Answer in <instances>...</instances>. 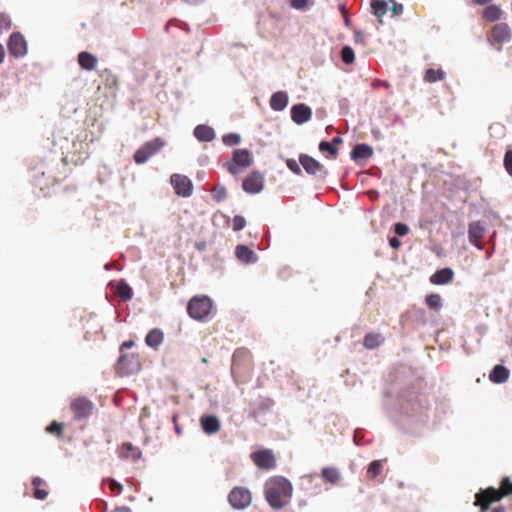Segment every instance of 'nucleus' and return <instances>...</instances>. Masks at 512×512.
Returning <instances> with one entry per match:
<instances>
[{
  "mask_svg": "<svg viewBox=\"0 0 512 512\" xmlns=\"http://www.w3.org/2000/svg\"><path fill=\"white\" fill-rule=\"evenodd\" d=\"M299 162L305 171L310 175H327V171L325 170L324 165L307 154H300Z\"/></svg>",
  "mask_w": 512,
  "mask_h": 512,
  "instance_id": "obj_15",
  "label": "nucleus"
},
{
  "mask_svg": "<svg viewBox=\"0 0 512 512\" xmlns=\"http://www.w3.org/2000/svg\"><path fill=\"white\" fill-rule=\"evenodd\" d=\"M11 17L6 13H0V35L11 29Z\"/></svg>",
  "mask_w": 512,
  "mask_h": 512,
  "instance_id": "obj_39",
  "label": "nucleus"
},
{
  "mask_svg": "<svg viewBox=\"0 0 512 512\" xmlns=\"http://www.w3.org/2000/svg\"><path fill=\"white\" fill-rule=\"evenodd\" d=\"M288 105V95L286 92L278 91L270 98V106L275 111H282Z\"/></svg>",
  "mask_w": 512,
  "mask_h": 512,
  "instance_id": "obj_25",
  "label": "nucleus"
},
{
  "mask_svg": "<svg viewBox=\"0 0 512 512\" xmlns=\"http://www.w3.org/2000/svg\"><path fill=\"white\" fill-rule=\"evenodd\" d=\"M253 463L264 470H271L276 467V457L272 450L261 449L251 454Z\"/></svg>",
  "mask_w": 512,
  "mask_h": 512,
  "instance_id": "obj_9",
  "label": "nucleus"
},
{
  "mask_svg": "<svg viewBox=\"0 0 512 512\" xmlns=\"http://www.w3.org/2000/svg\"><path fill=\"white\" fill-rule=\"evenodd\" d=\"M170 180L178 196L189 197L192 194V182L187 176L173 174Z\"/></svg>",
  "mask_w": 512,
  "mask_h": 512,
  "instance_id": "obj_14",
  "label": "nucleus"
},
{
  "mask_svg": "<svg viewBox=\"0 0 512 512\" xmlns=\"http://www.w3.org/2000/svg\"><path fill=\"white\" fill-rule=\"evenodd\" d=\"M212 307V300L209 297L195 296L189 301L187 311L191 318L203 320L209 316Z\"/></svg>",
  "mask_w": 512,
  "mask_h": 512,
  "instance_id": "obj_6",
  "label": "nucleus"
},
{
  "mask_svg": "<svg viewBox=\"0 0 512 512\" xmlns=\"http://www.w3.org/2000/svg\"><path fill=\"white\" fill-rule=\"evenodd\" d=\"M389 84L387 82H383V87H388Z\"/></svg>",
  "mask_w": 512,
  "mask_h": 512,
  "instance_id": "obj_58",
  "label": "nucleus"
},
{
  "mask_svg": "<svg viewBox=\"0 0 512 512\" xmlns=\"http://www.w3.org/2000/svg\"><path fill=\"white\" fill-rule=\"evenodd\" d=\"M511 494L512 482L509 477H504L499 489L489 487L476 493L474 505L479 507L481 512H486L492 503L500 501L503 497Z\"/></svg>",
  "mask_w": 512,
  "mask_h": 512,
  "instance_id": "obj_3",
  "label": "nucleus"
},
{
  "mask_svg": "<svg viewBox=\"0 0 512 512\" xmlns=\"http://www.w3.org/2000/svg\"><path fill=\"white\" fill-rule=\"evenodd\" d=\"M383 470V461L382 460H374L372 461L367 469V477L369 479H375L382 473Z\"/></svg>",
  "mask_w": 512,
  "mask_h": 512,
  "instance_id": "obj_34",
  "label": "nucleus"
},
{
  "mask_svg": "<svg viewBox=\"0 0 512 512\" xmlns=\"http://www.w3.org/2000/svg\"><path fill=\"white\" fill-rule=\"evenodd\" d=\"M504 166L508 174L512 176V150L505 153Z\"/></svg>",
  "mask_w": 512,
  "mask_h": 512,
  "instance_id": "obj_44",
  "label": "nucleus"
},
{
  "mask_svg": "<svg viewBox=\"0 0 512 512\" xmlns=\"http://www.w3.org/2000/svg\"><path fill=\"white\" fill-rule=\"evenodd\" d=\"M510 371L503 365H496L489 374V380L496 384H502L508 381Z\"/></svg>",
  "mask_w": 512,
  "mask_h": 512,
  "instance_id": "obj_20",
  "label": "nucleus"
},
{
  "mask_svg": "<svg viewBox=\"0 0 512 512\" xmlns=\"http://www.w3.org/2000/svg\"><path fill=\"white\" fill-rule=\"evenodd\" d=\"M47 432L51 434H56L58 437L62 436L63 433V425L56 421H53L47 428Z\"/></svg>",
  "mask_w": 512,
  "mask_h": 512,
  "instance_id": "obj_42",
  "label": "nucleus"
},
{
  "mask_svg": "<svg viewBox=\"0 0 512 512\" xmlns=\"http://www.w3.org/2000/svg\"><path fill=\"white\" fill-rule=\"evenodd\" d=\"M119 455L121 458L137 461L141 458L142 453L138 447L133 446L129 442H125L120 447Z\"/></svg>",
  "mask_w": 512,
  "mask_h": 512,
  "instance_id": "obj_21",
  "label": "nucleus"
},
{
  "mask_svg": "<svg viewBox=\"0 0 512 512\" xmlns=\"http://www.w3.org/2000/svg\"><path fill=\"white\" fill-rule=\"evenodd\" d=\"M444 78V72L441 69H428L425 72L424 80L429 83L440 81Z\"/></svg>",
  "mask_w": 512,
  "mask_h": 512,
  "instance_id": "obj_37",
  "label": "nucleus"
},
{
  "mask_svg": "<svg viewBox=\"0 0 512 512\" xmlns=\"http://www.w3.org/2000/svg\"><path fill=\"white\" fill-rule=\"evenodd\" d=\"M43 484L44 481L40 477H34L32 480V485L34 487L33 496L38 500H45L48 496V491L41 488Z\"/></svg>",
  "mask_w": 512,
  "mask_h": 512,
  "instance_id": "obj_33",
  "label": "nucleus"
},
{
  "mask_svg": "<svg viewBox=\"0 0 512 512\" xmlns=\"http://www.w3.org/2000/svg\"><path fill=\"white\" fill-rule=\"evenodd\" d=\"M373 156V148L368 144H357L351 151L354 161L369 159Z\"/></svg>",
  "mask_w": 512,
  "mask_h": 512,
  "instance_id": "obj_22",
  "label": "nucleus"
},
{
  "mask_svg": "<svg viewBox=\"0 0 512 512\" xmlns=\"http://www.w3.org/2000/svg\"><path fill=\"white\" fill-rule=\"evenodd\" d=\"M394 231L399 236H405L409 232V227L404 223H396L394 226Z\"/></svg>",
  "mask_w": 512,
  "mask_h": 512,
  "instance_id": "obj_46",
  "label": "nucleus"
},
{
  "mask_svg": "<svg viewBox=\"0 0 512 512\" xmlns=\"http://www.w3.org/2000/svg\"><path fill=\"white\" fill-rule=\"evenodd\" d=\"M235 255L244 263H252L256 261L254 251L245 245H238L235 249Z\"/></svg>",
  "mask_w": 512,
  "mask_h": 512,
  "instance_id": "obj_27",
  "label": "nucleus"
},
{
  "mask_svg": "<svg viewBox=\"0 0 512 512\" xmlns=\"http://www.w3.org/2000/svg\"><path fill=\"white\" fill-rule=\"evenodd\" d=\"M202 362H203V363H206V362H207L206 358H203V359H202Z\"/></svg>",
  "mask_w": 512,
  "mask_h": 512,
  "instance_id": "obj_59",
  "label": "nucleus"
},
{
  "mask_svg": "<svg viewBox=\"0 0 512 512\" xmlns=\"http://www.w3.org/2000/svg\"><path fill=\"white\" fill-rule=\"evenodd\" d=\"M319 150L321 152H328L333 158H336L338 149L333 144L327 141H322L319 144Z\"/></svg>",
  "mask_w": 512,
  "mask_h": 512,
  "instance_id": "obj_41",
  "label": "nucleus"
},
{
  "mask_svg": "<svg viewBox=\"0 0 512 512\" xmlns=\"http://www.w3.org/2000/svg\"><path fill=\"white\" fill-rule=\"evenodd\" d=\"M426 305L435 311H439L442 307V299L439 294L432 293L425 297Z\"/></svg>",
  "mask_w": 512,
  "mask_h": 512,
  "instance_id": "obj_36",
  "label": "nucleus"
},
{
  "mask_svg": "<svg viewBox=\"0 0 512 512\" xmlns=\"http://www.w3.org/2000/svg\"><path fill=\"white\" fill-rule=\"evenodd\" d=\"M454 272L451 268H443L436 271L430 277V282L434 285H444L453 280Z\"/></svg>",
  "mask_w": 512,
  "mask_h": 512,
  "instance_id": "obj_19",
  "label": "nucleus"
},
{
  "mask_svg": "<svg viewBox=\"0 0 512 512\" xmlns=\"http://www.w3.org/2000/svg\"><path fill=\"white\" fill-rule=\"evenodd\" d=\"M372 13L377 17L379 23H382V17L388 10V4L384 0H372L371 1Z\"/></svg>",
  "mask_w": 512,
  "mask_h": 512,
  "instance_id": "obj_28",
  "label": "nucleus"
},
{
  "mask_svg": "<svg viewBox=\"0 0 512 512\" xmlns=\"http://www.w3.org/2000/svg\"><path fill=\"white\" fill-rule=\"evenodd\" d=\"M134 346V341L133 340H128V341H125L122 343L121 347H120V350L123 351V349L125 348H131Z\"/></svg>",
  "mask_w": 512,
  "mask_h": 512,
  "instance_id": "obj_51",
  "label": "nucleus"
},
{
  "mask_svg": "<svg viewBox=\"0 0 512 512\" xmlns=\"http://www.w3.org/2000/svg\"><path fill=\"white\" fill-rule=\"evenodd\" d=\"M115 293L124 301L131 300L133 296L131 287L124 280L117 282Z\"/></svg>",
  "mask_w": 512,
  "mask_h": 512,
  "instance_id": "obj_29",
  "label": "nucleus"
},
{
  "mask_svg": "<svg viewBox=\"0 0 512 512\" xmlns=\"http://www.w3.org/2000/svg\"><path fill=\"white\" fill-rule=\"evenodd\" d=\"M389 244L392 248L398 249L401 246V241L397 237H392L389 240Z\"/></svg>",
  "mask_w": 512,
  "mask_h": 512,
  "instance_id": "obj_50",
  "label": "nucleus"
},
{
  "mask_svg": "<svg viewBox=\"0 0 512 512\" xmlns=\"http://www.w3.org/2000/svg\"><path fill=\"white\" fill-rule=\"evenodd\" d=\"M330 143H331V144H333V145L336 147V145H338V144L342 143V138H340V137H334V138L332 139V142H330Z\"/></svg>",
  "mask_w": 512,
  "mask_h": 512,
  "instance_id": "obj_54",
  "label": "nucleus"
},
{
  "mask_svg": "<svg viewBox=\"0 0 512 512\" xmlns=\"http://www.w3.org/2000/svg\"><path fill=\"white\" fill-rule=\"evenodd\" d=\"M485 228L479 221L471 222L468 226L469 242L479 249H482L481 240L484 237Z\"/></svg>",
  "mask_w": 512,
  "mask_h": 512,
  "instance_id": "obj_17",
  "label": "nucleus"
},
{
  "mask_svg": "<svg viewBox=\"0 0 512 512\" xmlns=\"http://www.w3.org/2000/svg\"><path fill=\"white\" fill-rule=\"evenodd\" d=\"M228 501L233 508L242 510L251 504L252 494L248 488L237 486L230 491Z\"/></svg>",
  "mask_w": 512,
  "mask_h": 512,
  "instance_id": "obj_8",
  "label": "nucleus"
},
{
  "mask_svg": "<svg viewBox=\"0 0 512 512\" xmlns=\"http://www.w3.org/2000/svg\"><path fill=\"white\" fill-rule=\"evenodd\" d=\"M8 51L11 56L16 58L24 57L27 54V41L20 32H14L10 35L8 40Z\"/></svg>",
  "mask_w": 512,
  "mask_h": 512,
  "instance_id": "obj_11",
  "label": "nucleus"
},
{
  "mask_svg": "<svg viewBox=\"0 0 512 512\" xmlns=\"http://www.w3.org/2000/svg\"><path fill=\"white\" fill-rule=\"evenodd\" d=\"M5 57V50L2 44H0V64L3 62Z\"/></svg>",
  "mask_w": 512,
  "mask_h": 512,
  "instance_id": "obj_53",
  "label": "nucleus"
},
{
  "mask_svg": "<svg viewBox=\"0 0 512 512\" xmlns=\"http://www.w3.org/2000/svg\"><path fill=\"white\" fill-rule=\"evenodd\" d=\"M112 512H132L127 506L116 507Z\"/></svg>",
  "mask_w": 512,
  "mask_h": 512,
  "instance_id": "obj_52",
  "label": "nucleus"
},
{
  "mask_svg": "<svg viewBox=\"0 0 512 512\" xmlns=\"http://www.w3.org/2000/svg\"><path fill=\"white\" fill-rule=\"evenodd\" d=\"M341 59L346 64H352L355 60V54L350 46H344L341 50Z\"/></svg>",
  "mask_w": 512,
  "mask_h": 512,
  "instance_id": "obj_38",
  "label": "nucleus"
},
{
  "mask_svg": "<svg viewBox=\"0 0 512 512\" xmlns=\"http://www.w3.org/2000/svg\"><path fill=\"white\" fill-rule=\"evenodd\" d=\"M98 63L97 58L89 52H80L78 54V64L80 67L87 71H92L96 68Z\"/></svg>",
  "mask_w": 512,
  "mask_h": 512,
  "instance_id": "obj_23",
  "label": "nucleus"
},
{
  "mask_svg": "<svg viewBox=\"0 0 512 512\" xmlns=\"http://www.w3.org/2000/svg\"><path fill=\"white\" fill-rule=\"evenodd\" d=\"M286 164H287V167H288V168H289L293 173H295V174H297V175H300V174L302 173V170L300 169V167H299L298 163H297L295 160H293V159H289V160H287Z\"/></svg>",
  "mask_w": 512,
  "mask_h": 512,
  "instance_id": "obj_47",
  "label": "nucleus"
},
{
  "mask_svg": "<svg viewBox=\"0 0 512 512\" xmlns=\"http://www.w3.org/2000/svg\"><path fill=\"white\" fill-rule=\"evenodd\" d=\"M246 226V220L243 216L236 215L233 218V230L238 232Z\"/></svg>",
  "mask_w": 512,
  "mask_h": 512,
  "instance_id": "obj_43",
  "label": "nucleus"
},
{
  "mask_svg": "<svg viewBox=\"0 0 512 512\" xmlns=\"http://www.w3.org/2000/svg\"><path fill=\"white\" fill-rule=\"evenodd\" d=\"M492 0H473V2L475 4H478V5H484V4H487L489 2H491Z\"/></svg>",
  "mask_w": 512,
  "mask_h": 512,
  "instance_id": "obj_55",
  "label": "nucleus"
},
{
  "mask_svg": "<svg viewBox=\"0 0 512 512\" xmlns=\"http://www.w3.org/2000/svg\"><path fill=\"white\" fill-rule=\"evenodd\" d=\"M492 512H505V509L503 506L496 507L492 510Z\"/></svg>",
  "mask_w": 512,
  "mask_h": 512,
  "instance_id": "obj_56",
  "label": "nucleus"
},
{
  "mask_svg": "<svg viewBox=\"0 0 512 512\" xmlns=\"http://www.w3.org/2000/svg\"><path fill=\"white\" fill-rule=\"evenodd\" d=\"M321 474L325 481L332 484H336L340 480V474L335 468L325 467L322 469Z\"/></svg>",
  "mask_w": 512,
  "mask_h": 512,
  "instance_id": "obj_35",
  "label": "nucleus"
},
{
  "mask_svg": "<svg viewBox=\"0 0 512 512\" xmlns=\"http://www.w3.org/2000/svg\"><path fill=\"white\" fill-rule=\"evenodd\" d=\"M512 38V31L508 24L498 23L495 24L487 33V41L497 51H501L505 43H508Z\"/></svg>",
  "mask_w": 512,
  "mask_h": 512,
  "instance_id": "obj_5",
  "label": "nucleus"
},
{
  "mask_svg": "<svg viewBox=\"0 0 512 512\" xmlns=\"http://www.w3.org/2000/svg\"><path fill=\"white\" fill-rule=\"evenodd\" d=\"M222 192H223V196H222V197H218V198H217V200H218V201H220L221 199H223V198H224V196H225V190H224V189H223V191H222Z\"/></svg>",
  "mask_w": 512,
  "mask_h": 512,
  "instance_id": "obj_57",
  "label": "nucleus"
},
{
  "mask_svg": "<svg viewBox=\"0 0 512 512\" xmlns=\"http://www.w3.org/2000/svg\"><path fill=\"white\" fill-rule=\"evenodd\" d=\"M222 141L227 146H235L240 143L241 137L237 133H229L222 137Z\"/></svg>",
  "mask_w": 512,
  "mask_h": 512,
  "instance_id": "obj_40",
  "label": "nucleus"
},
{
  "mask_svg": "<svg viewBox=\"0 0 512 512\" xmlns=\"http://www.w3.org/2000/svg\"><path fill=\"white\" fill-rule=\"evenodd\" d=\"M118 372L122 376L131 375L140 369V362L135 354H122L117 362Z\"/></svg>",
  "mask_w": 512,
  "mask_h": 512,
  "instance_id": "obj_12",
  "label": "nucleus"
},
{
  "mask_svg": "<svg viewBox=\"0 0 512 512\" xmlns=\"http://www.w3.org/2000/svg\"><path fill=\"white\" fill-rule=\"evenodd\" d=\"M164 146V142L160 138H155L151 141L144 143L134 153V161L137 164H143L148 161L153 155L159 152Z\"/></svg>",
  "mask_w": 512,
  "mask_h": 512,
  "instance_id": "obj_7",
  "label": "nucleus"
},
{
  "mask_svg": "<svg viewBox=\"0 0 512 512\" xmlns=\"http://www.w3.org/2000/svg\"><path fill=\"white\" fill-rule=\"evenodd\" d=\"M163 340L164 333L158 328L150 330L145 337V343L153 349H158V347L163 343Z\"/></svg>",
  "mask_w": 512,
  "mask_h": 512,
  "instance_id": "obj_24",
  "label": "nucleus"
},
{
  "mask_svg": "<svg viewBox=\"0 0 512 512\" xmlns=\"http://www.w3.org/2000/svg\"><path fill=\"white\" fill-rule=\"evenodd\" d=\"M291 6L296 9H304L307 7L309 0H290Z\"/></svg>",
  "mask_w": 512,
  "mask_h": 512,
  "instance_id": "obj_49",
  "label": "nucleus"
},
{
  "mask_svg": "<svg viewBox=\"0 0 512 512\" xmlns=\"http://www.w3.org/2000/svg\"><path fill=\"white\" fill-rule=\"evenodd\" d=\"M312 117V110L306 104H296L291 108V118L298 124L302 125L308 122Z\"/></svg>",
  "mask_w": 512,
  "mask_h": 512,
  "instance_id": "obj_16",
  "label": "nucleus"
},
{
  "mask_svg": "<svg viewBox=\"0 0 512 512\" xmlns=\"http://www.w3.org/2000/svg\"><path fill=\"white\" fill-rule=\"evenodd\" d=\"M194 136L201 142H211L215 138V132L208 125H198L194 129Z\"/></svg>",
  "mask_w": 512,
  "mask_h": 512,
  "instance_id": "obj_26",
  "label": "nucleus"
},
{
  "mask_svg": "<svg viewBox=\"0 0 512 512\" xmlns=\"http://www.w3.org/2000/svg\"><path fill=\"white\" fill-rule=\"evenodd\" d=\"M292 493L293 486L285 477L273 476L265 482V499L273 509L278 510L287 506L291 501Z\"/></svg>",
  "mask_w": 512,
  "mask_h": 512,
  "instance_id": "obj_1",
  "label": "nucleus"
},
{
  "mask_svg": "<svg viewBox=\"0 0 512 512\" xmlns=\"http://www.w3.org/2000/svg\"><path fill=\"white\" fill-rule=\"evenodd\" d=\"M243 190L249 194H256L264 188V177L258 171H253L243 180Z\"/></svg>",
  "mask_w": 512,
  "mask_h": 512,
  "instance_id": "obj_13",
  "label": "nucleus"
},
{
  "mask_svg": "<svg viewBox=\"0 0 512 512\" xmlns=\"http://www.w3.org/2000/svg\"><path fill=\"white\" fill-rule=\"evenodd\" d=\"M389 3H391V12L393 16H399L403 13V5L400 3H397L395 0H389Z\"/></svg>",
  "mask_w": 512,
  "mask_h": 512,
  "instance_id": "obj_45",
  "label": "nucleus"
},
{
  "mask_svg": "<svg viewBox=\"0 0 512 512\" xmlns=\"http://www.w3.org/2000/svg\"><path fill=\"white\" fill-rule=\"evenodd\" d=\"M200 424L203 431L208 435L216 434L220 431L221 423L215 415H203L200 418Z\"/></svg>",
  "mask_w": 512,
  "mask_h": 512,
  "instance_id": "obj_18",
  "label": "nucleus"
},
{
  "mask_svg": "<svg viewBox=\"0 0 512 512\" xmlns=\"http://www.w3.org/2000/svg\"><path fill=\"white\" fill-rule=\"evenodd\" d=\"M383 337L379 333H368L365 335L363 345L367 349H375L381 345Z\"/></svg>",
  "mask_w": 512,
  "mask_h": 512,
  "instance_id": "obj_31",
  "label": "nucleus"
},
{
  "mask_svg": "<svg viewBox=\"0 0 512 512\" xmlns=\"http://www.w3.org/2000/svg\"><path fill=\"white\" fill-rule=\"evenodd\" d=\"M253 163V156L247 149H235L232 158L224 164V167L232 175H237Z\"/></svg>",
  "mask_w": 512,
  "mask_h": 512,
  "instance_id": "obj_4",
  "label": "nucleus"
},
{
  "mask_svg": "<svg viewBox=\"0 0 512 512\" xmlns=\"http://www.w3.org/2000/svg\"><path fill=\"white\" fill-rule=\"evenodd\" d=\"M502 11L500 7L496 5H489L487 6L482 13V17L489 21V22H495L501 18Z\"/></svg>",
  "mask_w": 512,
  "mask_h": 512,
  "instance_id": "obj_30",
  "label": "nucleus"
},
{
  "mask_svg": "<svg viewBox=\"0 0 512 512\" xmlns=\"http://www.w3.org/2000/svg\"><path fill=\"white\" fill-rule=\"evenodd\" d=\"M70 408L75 420H84L92 414L94 404L85 397H78L72 400Z\"/></svg>",
  "mask_w": 512,
  "mask_h": 512,
  "instance_id": "obj_10",
  "label": "nucleus"
},
{
  "mask_svg": "<svg viewBox=\"0 0 512 512\" xmlns=\"http://www.w3.org/2000/svg\"><path fill=\"white\" fill-rule=\"evenodd\" d=\"M109 488H110L111 491L117 492V494H120L122 492V490H123L122 484L118 483L114 479H111L109 481Z\"/></svg>",
  "mask_w": 512,
  "mask_h": 512,
  "instance_id": "obj_48",
  "label": "nucleus"
},
{
  "mask_svg": "<svg viewBox=\"0 0 512 512\" xmlns=\"http://www.w3.org/2000/svg\"><path fill=\"white\" fill-rule=\"evenodd\" d=\"M100 77L104 85L110 89H116L118 86V78L109 69H104L100 72Z\"/></svg>",
  "mask_w": 512,
  "mask_h": 512,
  "instance_id": "obj_32",
  "label": "nucleus"
},
{
  "mask_svg": "<svg viewBox=\"0 0 512 512\" xmlns=\"http://www.w3.org/2000/svg\"><path fill=\"white\" fill-rule=\"evenodd\" d=\"M254 363L251 352L246 348L235 350L232 359V375L238 384L247 383L253 375Z\"/></svg>",
  "mask_w": 512,
  "mask_h": 512,
  "instance_id": "obj_2",
  "label": "nucleus"
}]
</instances>
